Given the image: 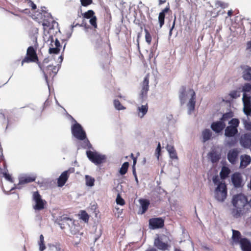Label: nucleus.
<instances>
[{
	"label": "nucleus",
	"mask_w": 251,
	"mask_h": 251,
	"mask_svg": "<svg viewBox=\"0 0 251 251\" xmlns=\"http://www.w3.org/2000/svg\"><path fill=\"white\" fill-rule=\"evenodd\" d=\"M248 203L247 197L243 194L234 195L232 198V208L230 209V213L235 218H239L245 213V206Z\"/></svg>",
	"instance_id": "obj_1"
},
{
	"label": "nucleus",
	"mask_w": 251,
	"mask_h": 251,
	"mask_svg": "<svg viewBox=\"0 0 251 251\" xmlns=\"http://www.w3.org/2000/svg\"><path fill=\"white\" fill-rule=\"evenodd\" d=\"M179 99L181 104H184L187 100L189 101L187 104L188 113L191 114L194 110L196 103V95L192 89L186 90L184 87L181 88L179 92Z\"/></svg>",
	"instance_id": "obj_2"
},
{
	"label": "nucleus",
	"mask_w": 251,
	"mask_h": 251,
	"mask_svg": "<svg viewBox=\"0 0 251 251\" xmlns=\"http://www.w3.org/2000/svg\"><path fill=\"white\" fill-rule=\"evenodd\" d=\"M230 125L225 129V135L226 137H234L237 133V127L239 125V121L237 119H232L228 122Z\"/></svg>",
	"instance_id": "obj_3"
},
{
	"label": "nucleus",
	"mask_w": 251,
	"mask_h": 251,
	"mask_svg": "<svg viewBox=\"0 0 251 251\" xmlns=\"http://www.w3.org/2000/svg\"><path fill=\"white\" fill-rule=\"evenodd\" d=\"M33 208L35 210L40 211L45 208L46 201L43 200L38 191L32 193Z\"/></svg>",
	"instance_id": "obj_4"
},
{
	"label": "nucleus",
	"mask_w": 251,
	"mask_h": 251,
	"mask_svg": "<svg viewBox=\"0 0 251 251\" xmlns=\"http://www.w3.org/2000/svg\"><path fill=\"white\" fill-rule=\"evenodd\" d=\"M226 186L224 182H221L215 189V199L219 201L223 202L226 199Z\"/></svg>",
	"instance_id": "obj_5"
},
{
	"label": "nucleus",
	"mask_w": 251,
	"mask_h": 251,
	"mask_svg": "<svg viewBox=\"0 0 251 251\" xmlns=\"http://www.w3.org/2000/svg\"><path fill=\"white\" fill-rule=\"evenodd\" d=\"M88 158L95 164H100L103 162L106 157L104 155L100 154L96 151H86Z\"/></svg>",
	"instance_id": "obj_6"
},
{
	"label": "nucleus",
	"mask_w": 251,
	"mask_h": 251,
	"mask_svg": "<svg viewBox=\"0 0 251 251\" xmlns=\"http://www.w3.org/2000/svg\"><path fill=\"white\" fill-rule=\"evenodd\" d=\"M72 132L73 136L78 140H83L86 137L85 132L78 123H75L72 126Z\"/></svg>",
	"instance_id": "obj_7"
},
{
	"label": "nucleus",
	"mask_w": 251,
	"mask_h": 251,
	"mask_svg": "<svg viewBox=\"0 0 251 251\" xmlns=\"http://www.w3.org/2000/svg\"><path fill=\"white\" fill-rule=\"evenodd\" d=\"M166 237L164 236H158L154 239V246L160 250L165 251L169 247L168 243Z\"/></svg>",
	"instance_id": "obj_8"
},
{
	"label": "nucleus",
	"mask_w": 251,
	"mask_h": 251,
	"mask_svg": "<svg viewBox=\"0 0 251 251\" xmlns=\"http://www.w3.org/2000/svg\"><path fill=\"white\" fill-rule=\"evenodd\" d=\"M36 178V176L32 175L28 176L27 175H23L19 176V183L15 186V188L16 189H21V185L25 184L31 182H33L35 180Z\"/></svg>",
	"instance_id": "obj_9"
},
{
	"label": "nucleus",
	"mask_w": 251,
	"mask_h": 251,
	"mask_svg": "<svg viewBox=\"0 0 251 251\" xmlns=\"http://www.w3.org/2000/svg\"><path fill=\"white\" fill-rule=\"evenodd\" d=\"M50 41L49 52L50 54L59 53L60 50V44L59 41L56 39L55 42L53 41L52 36H50L49 41Z\"/></svg>",
	"instance_id": "obj_10"
},
{
	"label": "nucleus",
	"mask_w": 251,
	"mask_h": 251,
	"mask_svg": "<svg viewBox=\"0 0 251 251\" xmlns=\"http://www.w3.org/2000/svg\"><path fill=\"white\" fill-rule=\"evenodd\" d=\"M164 226V220L161 218H154L150 219V228L155 229L161 228Z\"/></svg>",
	"instance_id": "obj_11"
},
{
	"label": "nucleus",
	"mask_w": 251,
	"mask_h": 251,
	"mask_svg": "<svg viewBox=\"0 0 251 251\" xmlns=\"http://www.w3.org/2000/svg\"><path fill=\"white\" fill-rule=\"evenodd\" d=\"M231 181L234 186L236 188H240L243 185V178L239 173H235L231 176Z\"/></svg>",
	"instance_id": "obj_12"
},
{
	"label": "nucleus",
	"mask_w": 251,
	"mask_h": 251,
	"mask_svg": "<svg viewBox=\"0 0 251 251\" xmlns=\"http://www.w3.org/2000/svg\"><path fill=\"white\" fill-rule=\"evenodd\" d=\"M240 151L237 149H233L229 151L227 158L230 163L235 164L237 160Z\"/></svg>",
	"instance_id": "obj_13"
},
{
	"label": "nucleus",
	"mask_w": 251,
	"mask_h": 251,
	"mask_svg": "<svg viewBox=\"0 0 251 251\" xmlns=\"http://www.w3.org/2000/svg\"><path fill=\"white\" fill-rule=\"evenodd\" d=\"M149 75H147L144 78V79L143 81L142 84V90L140 93V97L142 98V99H144L146 97L147 93L149 91Z\"/></svg>",
	"instance_id": "obj_14"
},
{
	"label": "nucleus",
	"mask_w": 251,
	"mask_h": 251,
	"mask_svg": "<svg viewBox=\"0 0 251 251\" xmlns=\"http://www.w3.org/2000/svg\"><path fill=\"white\" fill-rule=\"evenodd\" d=\"M240 144L245 148H250L251 147V133L243 135L241 138Z\"/></svg>",
	"instance_id": "obj_15"
},
{
	"label": "nucleus",
	"mask_w": 251,
	"mask_h": 251,
	"mask_svg": "<svg viewBox=\"0 0 251 251\" xmlns=\"http://www.w3.org/2000/svg\"><path fill=\"white\" fill-rule=\"evenodd\" d=\"M226 126V124L221 120L219 121L213 122L211 125V129L216 133L222 131Z\"/></svg>",
	"instance_id": "obj_16"
},
{
	"label": "nucleus",
	"mask_w": 251,
	"mask_h": 251,
	"mask_svg": "<svg viewBox=\"0 0 251 251\" xmlns=\"http://www.w3.org/2000/svg\"><path fill=\"white\" fill-rule=\"evenodd\" d=\"M57 220L58 221V224L60 226V227L61 228H65L66 225L70 226V223L71 224H73V222L71 219L64 216L60 217L57 218Z\"/></svg>",
	"instance_id": "obj_17"
},
{
	"label": "nucleus",
	"mask_w": 251,
	"mask_h": 251,
	"mask_svg": "<svg viewBox=\"0 0 251 251\" xmlns=\"http://www.w3.org/2000/svg\"><path fill=\"white\" fill-rule=\"evenodd\" d=\"M240 168L242 169L245 168L251 162V156L247 154L242 155L240 156Z\"/></svg>",
	"instance_id": "obj_18"
},
{
	"label": "nucleus",
	"mask_w": 251,
	"mask_h": 251,
	"mask_svg": "<svg viewBox=\"0 0 251 251\" xmlns=\"http://www.w3.org/2000/svg\"><path fill=\"white\" fill-rule=\"evenodd\" d=\"M240 245L243 251H251V243L246 238L241 239Z\"/></svg>",
	"instance_id": "obj_19"
},
{
	"label": "nucleus",
	"mask_w": 251,
	"mask_h": 251,
	"mask_svg": "<svg viewBox=\"0 0 251 251\" xmlns=\"http://www.w3.org/2000/svg\"><path fill=\"white\" fill-rule=\"evenodd\" d=\"M166 149L169 154L170 157L173 159H177L178 157L176 151L173 145L168 144Z\"/></svg>",
	"instance_id": "obj_20"
},
{
	"label": "nucleus",
	"mask_w": 251,
	"mask_h": 251,
	"mask_svg": "<svg viewBox=\"0 0 251 251\" xmlns=\"http://www.w3.org/2000/svg\"><path fill=\"white\" fill-rule=\"evenodd\" d=\"M244 107L249 108L251 107V96L249 94L244 93L242 98Z\"/></svg>",
	"instance_id": "obj_21"
},
{
	"label": "nucleus",
	"mask_w": 251,
	"mask_h": 251,
	"mask_svg": "<svg viewBox=\"0 0 251 251\" xmlns=\"http://www.w3.org/2000/svg\"><path fill=\"white\" fill-rule=\"evenodd\" d=\"M68 178V171H65L63 172L58 179V186H63L66 183Z\"/></svg>",
	"instance_id": "obj_22"
},
{
	"label": "nucleus",
	"mask_w": 251,
	"mask_h": 251,
	"mask_svg": "<svg viewBox=\"0 0 251 251\" xmlns=\"http://www.w3.org/2000/svg\"><path fill=\"white\" fill-rule=\"evenodd\" d=\"M26 56H29L36 62L38 61V57L36 51L33 47L30 46L28 48L26 51Z\"/></svg>",
	"instance_id": "obj_23"
},
{
	"label": "nucleus",
	"mask_w": 251,
	"mask_h": 251,
	"mask_svg": "<svg viewBox=\"0 0 251 251\" xmlns=\"http://www.w3.org/2000/svg\"><path fill=\"white\" fill-rule=\"evenodd\" d=\"M148 110L147 104L138 106L137 108L138 116L140 118H143L147 113Z\"/></svg>",
	"instance_id": "obj_24"
},
{
	"label": "nucleus",
	"mask_w": 251,
	"mask_h": 251,
	"mask_svg": "<svg viewBox=\"0 0 251 251\" xmlns=\"http://www.w3.org/2000/svg\"><path fill=\"white\" fill-rule=\"evenodd\" d=\"M212 136V132L209 129H205L202 132V141L205 142L209 140Z\"/></svg>",
	"instance_id": "obj_25"
},
{
	"label": "nucleus",
	"mask_w": 251,
	"mask_h": 251,
	"mask_svg": "<svg viewBox=\"0 0 251 251\" xmlns=\"http://www.w3.org/2000/svg\"><path fill=\"white\" fill-rule=\"evenodd\" d=\"M139 202L141 204L142 209V211L141 213L143 214L148 209L149 205L150 204V201L147 200L140 199L139 200Z\"/></svg>",
	"instance_id": "obj_26"
},
{
	"label": "nucleus",
	"mask_w": 251,
	"mask_h": 251,
	"mask_svg": "<svg viewBox=\"0 0 251 251\" xmlns=\"http://www.w3.org/2000/svg\"><path fill=\"white\" fill-rule=\"evenodd\" d=\"M241 234L239 231L235 230H232V239L233 241L240 244V241L242 238H240Z\"/></svg>",
	"instance_id": "obj_27"
},
{
	"label": "nucleus",
	"mask_w": 251,
	"mask_h": 251,
	"mask_svg": "<svg viewBox=\"0 0 251 251\" xmlns=\"http://www.w3.org/2000/svg\"><path fill=\"white\" fill-rule=\"evenodd\" d=\"M243 77L246 80H251V67H247L244 72Z\"/></svg>",
	"instance_id": "obj_28"
},
{
	"label": "nucleus",
	"mask_w": 251,
	"mask_h": 251,
	"mask_svg": "<svg viewBox=\"0 0 251 251\" xmlns=\"http://www.w3.org/2000/svg\"><path fill=\"white\" fill-rule=\"evenodd\" d=\"M208 155L213 163L217 162L220 158V155L215 151L210 152Z\"/></svg>",
	"instance_id": "obj_29"
},
{
	"label": "nucleus",
	"mask_w": 251,
	"mask_h": 251,
	"mask_svg": "<svg viewBox=\"0 0 251 251\" xmlns=\"http://www.w3.org/2000/svg\"><path fill=\"white\" fill-rule=\"evenodd\" d=\"M3 165H4V170L3 172L2 173L3 177L5 178V179L6 180H7L11 183L13 182V178H12L11 175H10L8 173L7 170L5 169L6 166V164L5 162H4Z\"/></svg>",
	"instance_id": "obj_30"
},
{
	"label": "nucleus",
	"mask_w": 251,
	"mask_h": 251,
	"mask_svg": "<svg viewBox=\"0 0 251 251\" xmlns=\"http://www.w3.org/2000/svg\"><path fill=\"white\" fill-rule=\"evenodd\" d=\"M230 173L229 169L226 167H223L222 168L221 171L220 172V175L221 178L222 179H225L227 177Z\"/></svg>",
	"instance_id": "obj_31"
},
{
	"label": "nucleus",
	"mask_w": 251,
	"mask_h": 251,
	"mask_svg": "<svg viewBox=\"0 0 251 251\" xmlns=\"http://www.w3.org/2000/svg\"><path fill=\"white\" fill-rule=\"evenodd\" d=\"M86 185L88 186L92 187L94 185L95 178L90 176H85Z\"/></svg>",
	"instance_id": "obj_32"
},
{
	"label": "nucleus",
	"mask_w": 251,
	"mask_h": 251,
	"mask_svg": "<svg viewBox=\"0 0 251 251\" xmlns=\"http://www.w3.org/2000/svg\"><path fill=\"white\" fill-rule=\"evenodd\" d=\"M129 164L128 162H125L121 167L119 173L121 175H124L127 172V169L128 167Z\"/></svg>",
	"instance_id": "obj_33"
},
{
	"label": "nucleus",
	"mask_w": 251,
	"mask_h": 251,
	"mask_svg": "<svg viewBox=\"0 0 251 251\" xmlns=\"http://www.w3.org/2000/svg\"><path fill=\"white\" fill-rule=\"evenodd\" d=\"M39 250L40 251H43L45 249L46 247L44 243V236L42 234L40 236V241L39 242Z\"/></svg>",
	"instance_id": "obj_34"
},
{
	"label": "nucleus",
	"mask_w": 251,
	"mask_h": 251,
	"mask_svg": "<svg viewBox=\"0 0 251 251\" xmlns=\"http://www.w3.org/2000/svg\"><path fill=\"white\" fill-rule=\"evenodd\" d=\"M94 14H95V13H94V12L93 10H89L87 12H86L85 13H84L83 14V15L84 18H85L91 19L93 17L95 16L94 15Z\"/></svg>",
	"instance_id": "obj_35"
},
{
	"label": "nucleus",
	"mask_w": 251,
	"mask_h": 251,
	"mask_svg": "<svg viewBox=\"0 0 251 251\" xmlns=\"http://www.w3.org/2000/svg\"><path fill=\"white\" fill-rule=\"evenodd\" d=\"M80 219L85 222H87L89 220V215L85 211H81L80 213Z\"/></svg>",
	"instance_id": "obj_36"
},
{
	"label": "nucleus",
	"mask_w": 251,
	"mask_h": 251,
	"mask_svg": "<svg viewBox=\"0 0 251 251\" xmlns=\"http://www.w3.org/2000/svg\"><path fill=\"white\" fill-rule=\"evenodd\" d=\"M144 31L145 32L146 41L149 45H150L151 41V36L147 29H145Z\"/></svg>",
	"instance_id": "obj_37"
},
{
	"label": "nucleus",
	"mask_w": 251,
	"mask_h": 251,
	"mask_svg": "<svg viewBox=\"0 0 251 251\" xmlns=\"http://www.w3.org/2000/svg\"><path fill=\"white\" fill-rule=\"evenodd\" d=\"M165 14L164 12H160L158 16V21L160 25V27H161L164 24Z\"/></svg>",
	"instance_id": "obj_38"
},
{
	"label": "nucleus",
	"mask_w": 251,
	"mask_h": 251,
	"mask_svg": "<svg viewBox=\"0 0 251 251\" xmlns=\"http://www.w3.org/2000/svg\"><path fill=\"white\" fill-rule=\"evenodd\" d=\"M114 104L115 108L118 110L125 109V107L122 105L120 102L118 100H115L114 101Z\"/></svg>",
	"instance_id": "obj_39"
},
{
	"label": "nucleus",
	"mask_w": 251,
	"mask_h": 251,
	"mask_svg": "<svg viewBox=\"0 0 251 251\" xmlns=\"http://www.w3.org/2000/svg\"><path fill=\"white\" fill-rule=\"evenodd\" d=\"M243 92L244 93H247L251 92V84L249 83L245 84L243 87Z\"/></svg>",
	"instance_id": "obj_40"
},
{
	"label": "nucleus",
	"mask_w": 251,
	"mask_h": 251,
	"mask_svg": "<svg viewBox=\"0 0 251 251\" xmlns=\"http://www.w3.org/2000/svg\"><path fill=\"white\" fill-rule=\"evenodd\" d=\"M243 123L245 128L247 130L251 131V122H248L246 120L243 119Z\"/></svg>",
	"instance_id": "obj_41"
},
{
	"label": "nucleus",
	"mask_w": 251,
	"mask_h": 251,
	"mask_svg": "<svg viewBox=\"0 0 251 251\" xmlns=\"http://www.w3.org/2000/svg\"><path fill=\"white\" fill-rule=\"evenodd\" d=\"M231 117V114L229 113H227L224 114L220 120L221 121H224V122L225 123V122L228 121V119H230Z\"/></svg>",
	"instance_id": "obj_42"
},
{
	"label": "nucleus",
	"mask_w": 251,
	"mask_h": 251,
	"mask_svg": "<svg viewBox=\"0 0 251 251\" xmlns=\"http://www.w3.org/2000/svg\"><path fill=\"white\" fill-rule=\"evenodd\" d=\"M35 61L30 58L29 56H26L24 59L22 61V66L24 65L25 63H29V62H35Z\"/></svg>",
	"instance_id": "obj_43"
},
{
	"label": "nucleus",
	"mask_w": 251,
	"mask_h": 251,
	"mask_svg": "<svg viewBox=\"0 0 251 251\" xmlns=\"http://www.w3.org/2000/svg\"><path fill=\"white\" fill-rule=\"evenodd\" d=\"M116 202L118 204L120 205H123L125 204L124 200L120 197L119 194H118L117 197Z\"/></svg>",
	"instance_id": "obj_44"
},
{
	"label": "nucleus",
	"mask_w": 251,
	"mask_h": 251,
	"mask_svg": "<svg viewBox=\"0 0 251 251\" xmlns=\"http://www.w3.org/2000/svg\"><path fill=\"white\" fill-rule=\"evenodd\" d=\"M97 18L96 16L93 17L92 18L90 19L89 22L90 24L94 26V28H97Z\"/></svg>",
	"instance_id": "obj_45"
},
{
	"label": "nucleus",
	"mask_w": 251,
	"mask_h": 251,
	"mask_svg": "<svg viewBox=\"0 0 251 251\" xmlns=\"http://www.w3.org/2000/svg\"><path fill=\"white\" fill-rule=\"evenodd\" d=\"M240 92L237 91H233L231 92L230 96L231 98L236 99L240 96Z\"/></svg>",
	"instance_id": "obj_46"
},
{
	"label": "nucleus",
	"mask_w": 251,
	"mask_h": 251,
	"mask_svg": "<svg viewBox=\"0 0 251 251\" xmlns=\"http://www.w3.org/2000/svg\"><path fill=\"white\" fill-rule=\"evenodd\" d=\"M81 4L84 6H86L92 3V0H80Z\"/></svg>",
	"instance_id": "obj_47"
},
{
	"label": "nucleus",
	"mask_w": 251,
	"mask_h": 251,
	"mask_svg": "<svg viewBox=\"0 0 251 251\" xmlns=\"http://www.w3.org/2000/svg\"><path fill=\"white\" fill-rule=\"evenodd\" d=\"M48 70L50 71H51L52 73L56 75L57 72H58V69H57L56 66H53L50 65L48 67Z\"/></svg>",
	"instance_id": "obj_48"
},
{
	"label": "nucleus",
	"mask_w": 251,
	"mask_h": 251,
	"mask_svg": "<svg viewBox=\"0 0 251 251\" xmlns=\"http://www.w3.org/2000/svg\"><path fill=\"white\" fill-rule=\"evenodd\" d=\"M160 151H161V145H160V143H159L158 144L157 147L155 150V154L157 156V158L158 159H159V156L160 155Z\"/></svg>",
	"instance_id": "obj_49"
},
{
	"label": "nucleus",
	"mask_w": 251,
	"mask_h": 251,
	"mask_svg": "<svg viewBox=\"0 0 251 251\" xmlns=\"http://www.w3.org/2000/svg\"><path fill=\"white\" fill-rule=\"evenodd\" d=\"M216 5L217 6H220L223 8H226L227 6V4L222 1H218L216 2Z\"/></svg>",
	"instance_id": "obj_50"
},
{
	"label": "nucleus",
	"mask_w": 251,
	"mask_h": 251,
	"mask_svg": "<svg viewBox=\"0 0 251 251\" xmlns=\"http://www.w3.org/2000/svg\"><path fill=\"white\" fill-rule=\"evenodd\" d=\"M243 111L247 116H251V107L249 108H243Z\"/></svg>",
	"instance_id": "obj_51"
},
{
	"label": "nucleus",
	"mask_w": 251,
	"mask_h": 251,
	"mask_svg": "<svg viewBox=\"0 0 251 251\" xmlns=\"http://www.w3.org/2000/svg\"><path fill=\"white\" fill-rule=\"evenodd\" d=\"M213 182L215 185H218L221 183L220 182L219 178L218 176H215L213 178Z\"/></svg>",
	"instance_id": "obj_52"
},
{
	"label": "nucleus",
	"mask_w": 251,
	"mask_h": 251,
	"mask_svg": "<svg viewBox=\"0 0 251 251\" xmlns=\"http://www.w3.org/2000/svg\"><path fill=\"white\" fill-rule=\"evenodd\" d=\"M77 25H78V26H81V25H79V24H75V25H74V24H73L71 25V30H72L71 32H73V28H74L75 27V26H77ZM71 34H72V33H70V34H69V35H68V38H70V37H71Z\"/></svg>",
	"instance_id": "obj_53"
},
{
	"label": "nucleus",
	"mask_w": 251,
	"mask_h": 251,
	"mask_svg": "<svg viewBox=\"0 0 251 251\" xmlns=\"http://www.w3.org/2000/svg\"><path fill=\"white\" fill-rule=\"evenodd\" d=\"M83 148H90L91 147V145L88 140H86L84 142V145H83Z\"/></svg>",
	"instance_id": "obj_54"
},
{
	"label": "nucleus",
	"mask_w": 251,
	"mask_h": 251,
	"mask_svg": "<svg viewBox=\"0 0 251 251\" xmlns=\"http://www.w3.org/2000/svg\"><path fill=\"white\" fill-rule=\"evenodd\" d=\"M175 22H176V18H175V20L173 22V25H172V27L171 28L170 30V31H169V36H171L172 34V31H173V28H174L175 27Z\"/></svg>",
	"instance_id": "obj_55"
},
{
	"label": "nucleus",
	"mask_w": 251,
	"mask_h": 251,
	"mask_svg": "<svg viewBox=\"0 0 251 251\" xmlns=\"http://www.w3.org/2000/svg\"><path fill=\"white\" fill-rule=\"evenodd\" d=\"M133 175H134V176L135 177L136 182L137 184H138V178H137V175H136L135 169H134L133 170Z\"/></svg>",
	"instance_id": "obj_56"
},
{
	"label": "nucleus",
	"mask_w": 251,
	"mask_h": 251,
	"mask_svg": "<svg viewBox=\"0 0 251 251\" xmlns=\"http://www.w3.org/2000/svg\"><path fill=\"white\" fill-rule=\"evenodd\" d=\"M247 48L248 49L251 48V40L248 42V43H247Z\"/></svg>",
	"instance_id": "obj_57"
},
{
	"label": "nucleus",
	"mask_w": 251,
	"mask_h": 251,
	"mask_svg": "<svg viewBox=\"0 0 251 251\" xmlns=\"http://www.w3.org/2000/svg\"><path fill=\"white\" fill-rule=\"evenodd\" d=\"M31 7L32 9H35L36 8V5L33 3H31Z\"/></svg>",
	"instance_id": "obj_58"
},
{
	"label": "nucleus",
	"mask_w": 251,
	"mask_h": 251,
	"mask_svg": "<svg viewBox=\"0 0 251 251\" xmlns=\"http://www.w3.org/2000/svg\"><path fill=\"white\" fill-rule=\"evenodd\" d=\"M146 251H157L156 250V249H155L154 248H151V249H148Z\"/></svg>",
	"instance_id": "obj_59"
},
{
	"label": "nucleus",
	"mask_w": 251,
	"mask_h": 251,
	"mask_svg": "<svg viewBox=\"0 0 251 251\" xmlns=\"http://www.w3.org/2000/svg\"><path fill=\"white\" fill-rule=\"evenodd\" d=\"M168 10H169V8H165V9H163V10L161 12H164V14H165V13L166 12H168Z\"/></svg>",
	"instance_id": "obj_60"
},
{
	"label": "nucleus",
	"mask_w": 251,
	"mask_h": 251,
	"mask_svg": "<svg viewBox=\"0 0 251 251\" xmlns=\"http://www.w3.org/2000/svg\"><path fill=\"white\" fill-rule=\"evenodd\" d=\"M232 10H229V11H228V12H227V14H228V16H231V15H232Z\"/></svg>",
	"instance_id": "obj_61"
},
{
	"label": "nucleus",
	"mask_w": 251,
	"mask_h": 251,
	"mask_svg": "<svg viewBox=\"0 0 251 251\" xmlns=\"http://www.w3.org/2000/svg\"><path fill=\"white\" fill-rule=\"evenodd\" d=\"M55 247L57 251H61V249H60L59 247H56V246H55Z\"/></svg>",
	"instance_id": "obj_62"
},
{
	"label": "nucleus",
	"mask_w": 251,
	"mask_h": 251,
	"mask_svg": "<svg viewBox=\"0 0 251 251\" xmlns=\"http://www.w3.org/2000/svg\"><path fill=\"white\" fill-rule=\"evenodd\" d=\"M59 58L60 59V62H61L62 61V60H63V57H62V56H61V55L60 56H59Z\"/></svg>",
	"instance_id": "obj_63"
},
{
	"label": "nucleus",
	"mask_w": 251,
	"mask_h": 251,
	"mask_svg": "<svg viewBox=\"0 0 251 251\" xmlns=\"http://www.w3.org/2000/svg\"><path fill=\"white\" fill-rule=\"evenodd\" d=\"M136 162V158H133V164H135Z\"/></svg>",
	"instance_id": "obj_64"
}]
</instances>
